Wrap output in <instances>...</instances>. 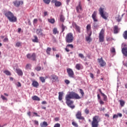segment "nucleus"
I'll list each match as a JSON object with an SVG mask.
<instances>
[{
  "label": "nucleus",
  "mask_w": 127,
  "mask_h": 127,
  "mask_svg": "<svg viewBox=\"0 0 127 127\" xmlns=\"http://www.w3.org/2000/svg\"><path fill=\"white\" fill-rule=\"evenodd\" d=\"M33 114L36 115V116L37 117H40V115H38V114L37 113L34 112Z\"/></svg>",
  "instance_id": "obj_62"
},
{
  "label": "nucleus",
  "mask_w": 127,
  "mask_h": 127,
  "mask_svg": "<svg viewBox=\"0 0 127 127\" xmlns=\"http://www.w3.org/2000/svg\"><path fill=\"white\" fill-rule=\"evenodd\" d=\"M102 96L103 97V101H107V96L105 94H103Z\"/></svg>",
  "instance_id": "obj_43"
},
{
  "label": "nucleus",
  "mask_w": 127,
  "mask_h": 127,
  "mask_svg": "<svg viewBox=\"0 0 127 127\" xmlns=\"http://www.w3.org/2000/svg\"><path fill=\"white\" fill-rule=\"evenodd\" d=\"M32 99L34 101H40V98H39L38 96L35 95L32 97Z\"/></svg>",
  "instance_id": "obj_27"
},
{
  "label": "nucleus",
  "mask_w": 127,
  "mask_h": 127,
  "mask_svg": "<svg viewBox=\"0 0 127 127\" xmlns=\"http://www.w3.org/2000/svg\"><path fill=\"white\" fill-rule=\"evenodd\" d=\"M14 5L16 7H19L21 4L20 1L16 0L13 2Z\"/></svg>",
  "instance_id": "obj_24"
},
{
  "label": "nucleus",
  "mask_w": 127,
  "mask_h": 127,
  "mask_svg": "<svg viewBox=\"0 0 127 127\" xmlns=\"http://www.w3.org/2000/svg\"><path fill=\"white\" fill-rule=\"evenodd\" d=\"M17 85L18 87H21V84L19 82H18V84H17Z\"/></svg>",
  "instance_id": "obj_63"
},
{
  "label": "nucleus",
  "mask_w": 127,
  "mask_h": 127,
  "mask_svg": "<svg viewBox=\"0 0 127 127\" xmlns=\"http://www.w3.org/2000/svg\"><path fill=\"white\" fill-rule=\"evenodd\" d=\"M65 29H67V27L64 26V24H62V33H63Z\"/></svg>",
  "instance_id": "obj_26"
},
{
  "label": "nucleus",
  "mask_w": 127,
  "mask_h": 127,
  "mask_svg": "<svg viewBox=\"0 0 127 127\" xmlns=\"http://www.w3.org/2000/svg\"><path fill=\"white\" fill-rule=\"evenodd\" d=\"M51 79L53 80V82H59V77L55 74L51 75Z\"/></svg>",
  "instance_id": "obj_12"
},
{
  "label": "nucleus",
  "mask_w": 127,
  "mask_h": 127,
  "mask_svg": "<svg viewBox=\"0 0 127 127\" xmlns=\"http://www.w3.org/2000/svg\"><path fill=\"white\" fill-rule=\"evenodd\" d=\"M73 26L74 27V28L75 29V30H76V31L78 32V33L81 32L80 27L79 26H78L75 23L73 24Z\"/></svg>",
  "instance_id": "obj_18"
},
{
  "label": "nucleus",
  "mask_w": 127,
  "mask_h": 127,
  "mask_svg": "<svg viewBox=\"0 0 127 127\" xmlns=\"http://www.w3.org/2000/svg\"><path fill=\"white\" fill-rule=\"evenodd\" d=\"M121 107H124L125 102L124 100H119Z\"/></svg>",
  "instance_id": "obj_32"
},
{
  "label": "nucleus",
  "mask_w": 127,
  "mask_h": 127,
  "mask_svg": "<svg viewBox=\"0 0 127 127\" xmlns=\"http://www.w3.org/2000/svg\"><path fill=\"white\" fill-rule=\"evenodd\" d=\"M65 104L70 108V109H74L75 105H73L74 102L71 100V99H75V100H79L81 99L80 96L76 93L71 91L68 92V94L65 95Z\"/></svg>",
  "instance_id": "obj_1"
},
{
  "label": "nucleus",
  "mask_w": 127,
  "mask_h": 127,
  "mask_svg": "<svg viewBox=\"0 0 127 127\" xmlns=\"http://www.w3.org/2000/svg\"><path fill=\"white\" fill-rule=\"evenodd\" d=\"M34 39L32 40V41L35 43H38L39 42L38 38L36 36H34Z\"/></svg>",
  "instance_id": "obj_31"
},
{
  "label": "nucleus",
  "mask_w": 127,
  "mask_h": 127,
  "mask_svg": "<svg viewBox=\"0 0 127 127\" xmlns=\"http://www.w3.org/2000/svg\"><path fill=\"white\" fill-rule=\"evenodd\" d=\"M16 72H17V74L19 75H20V76L23 75V72H22L21 69H20L19 68H16Z\"/></svg>",
  "instance_id": "obj_23"
},
{
  "label": "nucleus",
  "mask_w": 127,
  "mask_h": 127,
  "mask_svg": "<svg viewBox=\"0 0 127 127\" xmlns=\"http://www.w3.org/2000/svg\"><path fill=\"white\" fill-rule=\"evenodd\" d=\"M60 18L61 21L63 22L64 21L65 19L64 16L63 15H61V16H60Z\"/></svg>",
  "instance_id": "obj_37"
},
{
  "label": "nucleus",
  "mask_w": 127,
  "mask_h": 127,
  "mask_svg": "<svg viewBox=\"0 0 127 127\" xmlns=\"http://www.w3.org/2000/svg\"><path fill=\"white\" fill-rule=\"evenodd\" d=\"M38 22V19H35L33 21L34 24H36Z\"/></svg>",
  "instance_id": "obj_60"
},
{
  "label": "nucleus",
  "mask_w": 127,
  "mask_h": 127,
  "mask_svg": "<svg viewBox=\"0 0 127 127\" xmlns=\"http://www.w3.org/2000/svg\"><path fill=\"white\" fill-rule=\"evenodd\" d=\"M120 29H119L118 26L115 25L113 27V31L114 34H118L120 31Z\"/></svg>",
  "instance_id": "obj_16"
},
{
  "label": "nucleus",
  "mask_w": 127,
  "mask_h": 127,
  "mask_svg": "<svg viewBox=\"0 0 127 127\" xmlns=\"http://www.w3.org/2000/svg\"><path fill=\"white\" fill-rule=\"evenodd\" d=\"M32 86H33V87H34L35 88H38V87H39V84L37 81H33L32 83Z\"/></svg>",
  "instance_id": "obj_21"
},
{
  "label": "nucleus",
  "mask_w": 127,
  "mask_h": 127,
  "mask_svg": "<svg viewBox=\"0 0 127 127\" xmlns=\"http://www.w3.org/2000/svg\"><path fill=\"white\" fill-rule=\"evenodd\" d=\"M118 118V115H114L113 116V119H117Z\"/></svg>",
  "instance_id": "obj_55"
},
{
  "label": "nucleus",
  "mask_w": 127,
  "mask_h": 127,
  "mask_svg": "<svg viewBox=\"0 0 127 127\" xmlns=\"http://www.w3.org/2000/svg\"><path fill=\"white\" fill-rule=\"evenodd\" d=\"M42 32H43V30L42 29H40L37 30L36 33L38 35L43 36L44 34Z\"/></svg>",
  "instance_id": "obj_19"
},
{
  "label": "nucleus",
  "mask_w": 127,
  "mask_h": 127,
  "mask_svg": "<svg viewBox=\"0 0 127 127\" xmlns=\"http://www.w3.org/2000/svg\"><path fill=\"white\" fill-rule=\"evenodd\" d=\"M83 11L82 5H81V3L79 2V4H78V5L76 6V12L78 13H80L81 11Z\"/></svg>",
  "instance_id": "obj_14"
},
{
  "label": "nucleus",
  "mask_w": 127,
  "mask_h": 127,
  "mask_svg": "<svg viewBox=\"0 0 127 127\" xmlns=\"http://www.w3.org/2000/svg\"><path fill=\"white\" fill-rule=\"evenodd\" d=\"M57 2V0H52V3H56Z\"/></svg>",
  "instance_id": "obj_64"
},
{
  "label": "nucleus",
  "mask_w": 127,
  "mask_h": 127,
  "mask_svg": "<svg viewBox=\"0 0 127 127\" xmlns=\"http://www.w3.org/2000/svg\"><path fill=\"white\" fill-rule=\"evenodd\" d=\"M75 118L78 120L85 121V118L83 116H82L81 111H77L76 114H75Z\"/></svg>",
  "instance_id": "obj_7"
},
{
  "label": "nucleus",
  "mask_w": 127,
  "mask_h": 127,
  "mask_svg": "<svg viewBox=\"0 0 127 127\" xmlns=\"http://www.w3.org/2000/svg\"><path fill=\"white\" fill-rule=\"evenodd\" d=\"M34 124L37 126H39V122L38 121L35 120L34 121Z\"/></svg>",
  "instance_id": "obj_53"
},
{
  "label": "nucleus",
  "mask_w": 127,
  "mask_h": 127,
  "mask_svg": "<svg viewBox=\"0 0 127 127\" xmlns=\"http://www.w3.org/2000/svg\"><path fill=\"white\" fill-rule=\"evenodd\" d=\"M98 27H99L98 24L97 23H96V22H94V23H93V27L95 29H97Z\"/></svg>",
  "instance_id": "obj_38"
},
{
  "label": "nucleus",
  "mask_w": 127,
  "mask_h": 127,
  "mask_svg": "<svg viewBox=\"0 0 127 127\" xmlns=\"http://www.w3.org/2000/svg\"><path fill=\"white\" fill-rule=\"evenodd\" d=\"M90 113L89 110L88 109V108L85 109V110H84V113H85V114L86 115H88Z\"/></svg>",
  "instance_id": "obj_41"
},
{
  "label": "nucleus",
  "mask_w": 127,
  "mask_h": 127,
  "mask_svg": "<svg viewBox=\"0 0 127 127\" xmlns=\"http://www.w3.org/2000/svg\"><path fill=\"white\" fill-rule=\"evenodd\" d=\"M111 52L112 53H116V50L115 48L113 47L111 48Z\"/></svg>",
  "instance_id": "obj_47"
},
{
  "label": "nucleus",
  "mask_w": 127,
  "mask_h": 127,
  "mask_svg": "<svg viewBox=\"0 0 127 127\" xmlns=\"http://www.w3.org/2000/svg\"><path fill=\"white\" fill-rule=\"evenodd\" d=\"M1 98L3 101H7V99L2 95H1Z\"/></svg>",
  "instance_id": "obj_46"
},
{
  "label": "nucleus",
  "mask_w": 127,
  "mask_h": 127,
  "mask_svg": "<svg viewBox=\"0 0 127 127\" xmlns=\"http://www.w3.org/2000/svg\"><path fill=\"white\" fill-rule=\"evenodd\" d=\"M99 104L100 105H104V102L102 100L100 99L99 100Z\"/></svg>",
  "instance_id": "obj_56"
},
{
  "label": "nucleus",
  "mask_w": 127,
  "mask_h": 127,
  "mask_svg": "<svg viewBox=\"0 0 127 127\" xmlns=\"http://www.w3.org/2000/svg\"><path fill=\"white\" fill-rule=\"evenodd\" d=\"M75 68H76V69L79 70L80 69H82L83 68V66L81 64H77L75 65Z\"/></svg>",
  "instance_id": "obj_17"
},
{
  "label": "nucleus",
  "mask_w": 127,
  "mask_h": 127,
  "mask_svg": "<svg viewBox=\"0 0 127 127\" xmlns=\"http://www.w3.org/2000/svg\"><path fill=\"white\" fill-rule=\"evenodd\" d=\"M64 93L63 92H60L59 93V100L62 101Z\"/></svg>",
  "instance_id": "obj_22"
},
{
  "label": "nucleus",
  "mask_w": 127,
  "mask_h": 127,
  "mask_svg": "<svg viewBox=\"0 0 127 127\" xmlns=\"http://www.w3.org/2000/svg\"><path fill=\"white\" fill-rule=\"evenodd\" d=\"M104 33L105 30L102 29L99 33V41L100 42H103L104 41Z\"/></svg>",
  "instance_id": "obj_6"
},
{
  "label": "nucleus",
  "mask_w": 127,
  "mask_h": 127,
  "mask_svg": "<svg viewBox=\"0 0 127 127\" xmlns=\"http://www.w3.org/2000/svg\"><path fill=\"white\" fill-rule=\"evenodd\" d=\"M31 66H32L31 64H26L25 68L26 69H30Z\"/></svg>",
  "instance_id": "obj_39"
},
{
  "label": "nucleus",
  "mask_w": 127,
  "mask_h": 127,
  "mask_svg": "<svg viewBox=\"0 0 127 127\" xmlns=\"http://www.w3.org/2000/svg\"><path fill=\"white\" fill-rule=\"evenodd\" d=\"M27 58L29 60H32L33 61H36V54L34 53L32 54H28L27 55Z\"/></svg>",
  "instance_id": "obj_8"
},
{
  "label": "nucleus",
  "mask_w": 127,
  "mask_h": 127,
  "mask_svg": "<svg viewBox=\"0 0 127 127\" xmlns=\"http://www.w3.org/2000/svg\"><path fill=\"white\" fill-rule=\"evenodd\" d=\"M41 127H47L48 126V124L47 122H44L43 123L40 124Z\"/></svg>",
  "instance_id": "obj_25"
},
{
  "label": "nucleus",
  "mask_w": 127,
  "mask_h": 127,
  "mask_svg": "<svg viewBox=\"0 0 127 127\" xmlns=\"http://www.w3.org/2000/svg\"><path fill=\"white\" fill-rule=\"evenodd\" d=\"M118 117H120V118H122V117H123V115H122V114H121V113H119V114H118Z\"/></svg>",
  "instance_id": "obj_58"
},
{
  "label": "nucleus",
  "mask_w": 127,
  "mask_h": 127,
  "mask_svg": "<svg viewBox=\"0 0 127 127\" xmlns=\"http://www.w3.org/2000/svg\"><path fill=\"white\" fill-rule=\"evenodd\" d=\"M62 3L60 1H57L55 3V6H57V7H60L61 5H62Z\"/></svg>",
  "instance_id": "obj_33"
},
{
  "label": "nucleus",
  "mask_w": 127,
  "mask_h": 127,
  "mask_svg": "<svg viewBox=\"0 0 127 127\" xmlns=\"http://www.w3.org/2000/svg\"><path fill=\"white\" fill-rule=\"evenodd\" d=\"M97 15V12L96 11H94L91 16L94 22L98 21V19Z\"/></svg>",
  "instance_id": "obj_10"
},
{
  "label": "nucleus",
  "mask_w": 127,
  "mask_h": 127,
  "mask_svg": "<svg viewBox=\"0 0 127 127\" xmlns=\"http://www.w3.org/2000/svg\"><path fill=\"white\" fill-rule=\"evenodd\" d=\"M4 73H5L7 75H10L11 74L10 72L8 70H5L4 71Z\"/></svg>",
  "instance_id": "obj_42"
},
{
  "label": "nucleus",
  "mask_w": 127,
  "mask_h": 127,
  "mask_svg": "<svg viewBox=\"0 0 127 127\" xmlns=\"http://www.w3.org/2000/svg\"><path fill=\"white\" fill-rule=\"evenodd\" d=\"M71 125H72V126H73V127H78V124L74 121H72V122L71 123Z\"/></svg>",
  "instance_id": "obj_34"
},
{
  "label": "nucleus",
  "mask_w": 127,
  "mask_h": 127,
  "mask_svg": "<svg viewBox=\"0 0 127 127\" xmlns=\"http://www.w3.org/2000/svg\"><path fill=\"white\" fill-rule=\"evenodd\" d=\"M122 52L124 56H127V48H123L122 49Z\"/></svg>",
  "instance_id": "obj_20"
},
{
  "label": "nucleus",
  "mask_w": 127,
  "mask_h": 127,
  "mask_svg": "<svg viewBox=\"0 0 127 127\" xmlns=\"http://www.w3.org/2000/svg\"><path fill=\"white\" fill-rule=\"evenodd\" d=\"M73 41V35L72 33H68L65 36V42L67 43H72Z\"/></svg>",
  "instance_id": "obj_5"
},
{
  "label": "nucleus",
  "mask_w": 127,
  "mask_h": 127,
  "mask_svg": "<svg viewBox=\"0 0 127 127\" xmlns=\"http://www.w3.org/2000/svg\"><path fill=\"white\" fill-rule=\"evenodd\" d=\"M100 118L99 116H95L92 118L91 123V127H98Z\"/></svg>",
  "instance_id": "obj_3"
},
{
  "label": "nucleus",
  "mask_w": 127,
  "mask_h": 127,
  "mask_svg": "<svg viewBox=\"0 0 127 127\" xmlns=\"http://www.w3.org/2000/svg\"><path fill=\"white\" fill-rule=\"evenodd\" d=\"M48 21L51 23L54 24L55 22V20L54 18L49 19Z\"/></svg>",
  "instance_id": "obj_35"
},
{
  "label": "nucleus",
  "mask_w": 127,
  "mask_h": 127,
  "mask_svg": "<svg viewBox=\"0 0 127 127\" xmlns=\"http://www.w3.org/2000/svg\"><path fill=\"white\" fill-rule=\"evenodd\" d=\"M52 49L51 48H48L47 50H46V52L47 53L48 55H50V53Z\"/></svg>",
  "instance_id": "obj_36"
},
{
  "label": "nucleus",
  "mask_w": 127,
  "mask_h": 127,
  "mask_svg": "<svg viewBox=\"0 0 127 127\" xmlns=\"http://www.w3.org/2000/svg\"><path fill=\"white\" fill-rule=\"evenodd\" d=\"M79 93H80V94H81V96L83 97L84 95V92H83V90L82 89H79Z\"/></svg>",
  "instance_id": "obj_44"
},
{
  "label": "nucleus",
  "mask_w": 127,
  "mask_h": 127,
  "mask_svg": "<svg viewBox=\"0 0 127 127\" xmlns=\"http://www.w3.org/2000/svg\"><path fill=\"white\" fill-rule=\"evenodd\" d=\"M90 33H88V36L85 37V40H86V41L90 42H91V36L89 35Z\"/></svg>",
  "instance_id": "obj_29"
},
{
  "label": "nucleus",
  "mask_w": 127,
  "mask_h": 127,
  "mask_svg": "<svg viewBox=\"0 0 127 127\" xmlns=\"http://www.w3.org/2000/svg\"><path fill=\"white\" fill-rule=\"evenodd\" d=\"M43 1L45 3L47 4H49L51 2V0H43Z\"/></svg>",
  "instance_id": "obj_45"
},
{
  "label": "nucleus",
  "mask_w": 127,
  "mask_h": 127,
  "mask_svg": "<svg viewBox=\"0 0 127 127\" xmlns=\"http://www.w3.org/2000/svg\"><path fill=\"white\" fill-rule=\"evenodd\" d=\"M90 78H91L92 79H93V78H94V75H93V74L92 73H90Z\"/></svg>",
  "instance_id": "obj_57"
},
{
  "label": "nucleus",
  "mask_w": 127,
  "mask_h": 127,
  "mask_svg": "<svg viewBox=\"0 0 127 127\" xmlns=\"http://www.w3.org/2000/svg\"><path fill=\"white\" fill-rule=\"evenodd\" d=\"M47 104V101H43L42 102V105H46Z\"/></svg>",
  "instance_id": "obj_61"
},
{
  "label": "nucleus",
  "mask_w": 127,
  "mask_h": 127,
  "mask_svg": "<svg viewBox=\"0 0 127 127\" xmlns=\"http://www.w3.org/2000/svg\"><path fill=\"white\" fill-rule=\"evenodd\" d=\"M5 16L7 18L10 22H15L17 21V18L10 11H6L4 13Z\"/></svg>",
  "instance_id": "obj_2"
},
{
  "label": "nucleus",
  "mask_w": 127,
  "mask_h": 127,
  "mask_svg": "<svg viewBox=\"0 0 127 127\" xmlns=\"http://www.w3.org/2000/svg\"><path fill=\"white\" fill-rule=\"evenodd\" d=\"M69 48H70V49H73L74 48V46L72 44H68L66 45V47H65V48H64V50H65V51H66V52H69L70 51Z\"/></svg>",
  "instance_id": "obj_15"
},
{
  "label": "nucleus",
  "mask_w": 127,
  "mask_h": 127,
  "mask_svg": "<svg viewBox=\"0 0 127 127\" xmlns=\"http://www.w3.org/2000/svg\"><path fill=\"white\" fill-rule=\"evenodd\" d=\"M86 31L87 34H89V36H91L92 31L91 30V26L90 24H88L86 26Z\"/></svg>",
  "instance_id": "obj_13"
},
{
  "label": "nucleus",
  "mask_w": 127,
  "mask_h": 127,
  "mask_svg": "<svg viewBox=\"0 0 127 127\" xmlns=\"http://www.w3.org/2000/svg\"><path fill=\"white\" fill-rule=\"evenodd\" d=\"M66 72H67V74H68L69 78H74V73L71 68H68L66 69Z\"/></svg>",
  "instance_id": "obj_9"
},
{
  "label": "nucleus",
  "mask_w": 127,
  "mask_h": 127,
  "mask_svg": "<svg viewBox=\"0 0 127 127\" xmlns=\"http://www.w3.org/2000/svg\"><path fill=\"white\" fill-rule=\"evenodd\" d=\"M123 37L125 40H127V31L124 32L123 34Z\"/></svg>",
  "instance_id": "obj_30"
},
{
  "label": "nucleus",
  "mask_w": 127,
  "mask_h": 127,
  "mask_svg": "<svg viewBox=\"0 0 127 127\" xmlns=\"http://www.w3.org/2000/svg\"><path fill=\"white\" fill-rule=\"evenodd\" d=\"M54 127H61V125L59 123H57L55 124V126Z\"/></svg>",
  "instance_id": "obj_51"
},
{
  "label": "nucleus",
  "mask_w": 127,
  "mask_h": 127,
  "mask_svg": "<svg viewBox=\"0 0 127 127\" xmlns=\"http://www.w3.org/2000/svg\"><path fill=\"white\" fill-rule=\"evenodd\" d=\"M97 61L98 63L100 64V66L103 67L106 65V63L104 61L102 57H101L100 59H98Z\"/></svg>",
  "instance_id": "obj_11"
},
{
  "label": "nucleus",
  "mask_w": 127,
  "mask_h": 127,
  "mask_svg": "<svg viewBox=\"0 0 127 127\" xmlns=\"http://www.w3.org/2000/svg\"><path fill=\"white\" fill-rule=\"evenodd\" d=\"M53 34L54 35H56L57 34H59V32L57 28H54L53 29Z\"/></svg>",
  "instance_id": "obj_28"
},
{
  "label": "nucleus",
  "mask_w": 127,
  "mask_h": 127,
  "mask_svg": "<svg viewBox=\"0 0 127 127\" xmlns=\"http://www.w3.org/2000/svg\"><path fill=\"white\" fill-rule=\"evenodd\" d=\"M40 79L42 83H45V78L44 77H40Z\"/></svg>",
  "instance_id": "obj_40"
},
{
  "label": "nucleus",
  "mask_w": 127,
  "mask_h": 127,
  "mask_svg": "<svg viewBox=\"0 0 127 127\" xmlns=\"http://www.w3.org/2000/svg\"><path fill=\"white\" fill-rule=\"evenodd\" d=\"M112 40V38H111L110 37H107L106 38V40L107 41H111Z\"/></svg>",
  "instance_id": "obj_54"
},
{
  "label": "nucleus",
  "mask_w": 127,
  "mask_h": 127,
  "mask_svg": "<svg viewBox=\"0 0 127 127\" xmlns=\"http://www.w3.org/2000/svg\"><path fill=\"white\" fill-rule=\"evenodd\" d=\"M64 83L66 84V85H69V84H70V81L68 79H65L64 80Z\"/></svg>",
  "instance_id": "obj_48"
},
{
  "label": "nucleus",
  "mask_w": 127,
  "mask_h": 127,
  "mask_svg": "<svg viewBox=\"0 0 127 127\" xmlns=\"http://www.w3.org/2000/svg\"><path fill=\"white\" fill-rule=\"evenodd\" d=\"M16 47H19L20 46H21V43H20V42H17V43H16Z\"/></svg>",
  "instance_id": "obj_49"
},
{
  "label": "nucleus",
  "mask_w": 127,
  "mask_h": 127,
  "mask_svg": "<svg viewBox=\"0 0 127 127\" xmlns=\"http://www.w3.org/2000/svg\"><path fill=\"white\" fill-rule=\"evenodd\" d=\"M35 69L37 71H40L41 70V67L40 66H37L36 68H35Z\"/></svg>",
  "instance_id": "obj_52"
},
{
  "label": "nucleus",
  "mask_w": 127,
  "mask_h": 127,
  "mask_svg": "<svg viewBox=\"0 0 127 127\" xmlns=\"http://www.w3.org/2000/svg\"><path fill=\"white\" fill-rule=\"evenodd\" d=\"M105 6L102 5L99 9V14L105 20H107L108 17V14L104 12Z\"/></svg>",
  "instance_id": "obj_4"
},
{
  "label": "nucleus",
  "mask_w": 127,
  "mask_h": 127,
  "mask_svg": "<svg viewBox=\"0 0 127 127\" xmlns=\"http://www.w3.org/2000/svg\"><path fill=\"white\" fill-rule=\"evenodd\" d=\"M78 57H79L81 59H84V56L83 54H78Z\"/></svg>",
  "instance_id": "obj_50"
},
{
  "label": "nucleus",
  "mask_w": 127,
  "mask_h": 127,
  "mask_svg": "<svg viewBox=\"0 0 127 127\" xmlns=\"http://www.w3.org/2000/svg\"><path fill=\"white\" fill-rule=\"evenodd\" d=\"M3 42H8V39L7 38H5L3 40Z\"/></svg>",
  "instance_id": "obj_59"
}]
</instances>
